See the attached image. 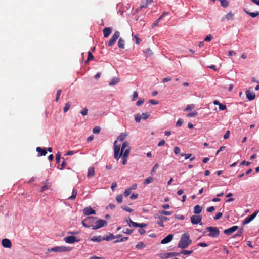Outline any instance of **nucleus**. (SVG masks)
<instances>
[{
  "instance_id": "28",
  "label": "nucleus",
  "mask_w": 259,
  "mask_h": 259,
  "mask_svg": "<svg viewBox=\"0 0 259 259\" xmlns=\"http://www.w3.org/2000/svg\"><path fill=\"white\" fill-rule=\"evenodd\" d=\"M127 222L130 227H137L138 223L133 222L131 219L127 220Z\"/></svg>"
},
{
  "instance_id": "61",
  "label": "nucleus",
  "mask_w": 259,
  "mask_h": 259,
  "mask_svg": "<svg viewBox=\"0 0 259 259\" xmlns=\"http://www.w3.org/2000/svg\"><path fill=\"white\" fill-rule=\"evenodd\" d=\"M219 108L220 110H224L226 109V106L225 105H224V104H222V103H221L219 105Z\"/></svg>"
},
{
  "instance_id": "21",
  "label": "nucleus",
  "mask_w": 259,
  "mask_h": 259,
  "mask_svg": "<svg viewBox=\"0 0 259 259\" xmlns=\"http://www.w3.org/2000/svg\"><path fill=\"white\" fill-rule=\"evenodd\" d=\"M202 207L198 205H196L194 208V213L198 214L201 212Z\"/></svg>"
},
{
  "instance_id": "6",
  "label": "nucleus",
  "mask_w": 259,
  "mask_h": 259,
  "mask_svg": "<svg viewBox=\"0 0 259 259\" xmlns=\"http://www.w3.org/2000/svg\"><path fill=\"white\" fill-rule=\"evenodd\" d=\"M107 222L106 220L103 219H99L95 221L93 230L98 229L102 227L107 225Z\"/></svg>"
},
{
  "instance_id": "1",
  "label": "nucleus",
  "mask_w": 259,
  "mask_h": 259,
  "mask_svg": "<svg viewBox=\"0 0 259 259\" xmlns=\"http://www.w3.org/2000/svg\"><path fill=\"white\" fill-rule=\"evenodd\" d=\"M117 141L114 142V157L117 160H118L120 157H122V163L125 165L127 163V159L130 153V147L129 143L127 141H124L121 146L120 150V145H117Z\"/></svg>"
},
{
  "instance_id": "35",
  "label": "nucleus",
  "mask_w": 259,
  "mask_h": 259,
  "mask_svg": "<svg viewBox=\"0 0 259 259\" xmlns=\"http://www.w3.org/2000/svg\"><path fill=\"white\" fill-rule=\"evenodd\" d=\"M93 59H94V56H93L92 53L91 52L89 51L88 52V58L86 60V63L91 60H93Z\"/></svg>"
},
{
  "instance_id": "13",
  "label": "nucleus",
  "mask_w": 259,
  "mask_h": 259,
  "mask_svg": "<svg viewBox=\"0 0 259 259\" xmlns=\"http://www.w3.org/2000/svg\"><path fill=\"white\" fill-rule=\"evenodd\" d=\"M83 214L85 215H89L90 214H95L96 212L91 207H85L83 210Z\"/></svg>"
},
{
  "instance_id": "7",
  "label": "nucleus",
  "mask_w": 259,
  "mask_h": 259,
  "mask_svg": "<svg viewBox=\"0 0 259 259\" xmlns=\"http://www.w3.org/2000/svg\"><path fill=\"white\" fill-rule=\"evenodd\" d=\"M120 32L118 31H116L114 32L111 39L108 42V45L109 46H113L119 37Z\"/></svg>"
},
{
  "instance_id": "29",
  "label": "nucleus",
  "mask_w": 259,
  "mask_h": 259,
  "mask_svg": "<svg viewBox=\"0 0 259 259\" xmlns=\"http://www.w3.org/2000/svg\"><path fill=\"white\" fill-rule=\"evenodd\" d=\"M146 245L143 242H139L136 246V248L138 249H141L144 248Z\"/></svg>"
},
{
  "instance_id": "51",
  "label": "nucleus",
  "mask_w": 259,
  "mask_h": 259,
  "mask_svg": "<svg viewBox=\"0 0 259 259\" xmlns=\"http://www.w3.org/2000/svg\"><path fill=\"white\" fill-rule=\"evenodd\" d=\"M61 93V90H59L57 91L56 97V99H55L56 102H57L59 100Z\"/></svg>"
},
{
  "instance_id": "49",
  "label": "nucleus",
  "mask_w": 259,
  "mask_h": 259,
  "mask_svg": "<svg viewBox=\"0 0 259 259\" xmlns=\"http://www.w3.org/2000/svg\"><path fill=\"white\" fill-rule=\"evenodd\" d=\"M122 208L123 210H125V211H127V212H133V210L132 209H131V208L128 207H127V206H122Z\"/></svg>"
},
{
  "instance_id": "62",
  "label": "nucleus",
  "mask_w": 259,
  "mask_h": 259,
  "mask_svg": "<svg viewBox=\"0 0 259 259\" xmlns=\"http://www.w3.org/2000/svg\"><path fill=\"white\" fill-rule=\"evenodd\" d=\"M144 99H140L137 102L136 105L138 106H139L141 105L144 103Z\"/></svg>"
},
{
  "instance_id": "25",
  "label": "nucleus",
  "mask_w": 259,
  "mask_h": 259,
  "mask_svg": "<svg viewBox=\"0 0 259 259\" xmlns=\"http://www.w3.org/2000/svg\"><path fill=\"white\" fill-rule=\"evenodd\" d=\"M119 81L118 78L114 77L112 79L111 81L109 83L110 85H114Z\"/></svg>"
},
{
  "instance_id": "16",
  "label": "nucleus",
  "mask_w": 259,
  "mask_h": 259,
  "mask_svg": "<svg viewBox=\"0 0 259 259\" xmlns=\"http://www.w3.org/2000/svg\"><path fill=\"white\" fill-rule=\"evenodd\" d=\"M247 98L250 100H253L255 97V93L253 92H251L249 90H247L245 92Z\"/></svg>"
},
{
  "instance_id": "27",
  "label": "nucleus",
  "mask_w": 259,
  "mask_h": 259,
  "mask_svg": "<svg viewBox=\"0 0 259 259\" xmlns=\"http://www.w3.org/2000/svg\"><path fill=\"white\" fill-rule=\"evenodd\" d=\"M71 106V102H69L65 104V107L63 108V111L64 113L67 112Z\"/></svg>"
},
{
  "instance_id": "23",
  "label": "nucleus",
  "mask_w": 259,
  "mask_h": 259,
  "mask_svg": "<svg viewBox=\"0 0 259 259\" xmlns=\"http://www.w3.org/2000/svg\"><path fill=\"white\" fill-rule=\"evenodd\" d=\"M95 175V169L94 167H90L88 169L87 177H91Z\"/></svg>"
},
{
  "instance_id": "56",
  "label": "nucleus",
  "mask_w": 259,
  "mask_h": 259,
  "mask_svg": "<svg viewBox=\"0 0 259 259\" xmlns=\"http://www.w3.org/2000/svg\"><path fill=\"white\" fill-rule=\"evenodd\" d=\"M141 118H142V117H141V115L137 114L136 115V116H135V121L137 122H140Z\"/></svg>"
},
{
  "instance_id": "50",
  "label": "nucleus",
  "mask_w": 259,
  "mask_h": 259,
  "mask_svg": "<svg viewBox=\"0 0 259 259\" xmlns=\"http://www.w3.org/2000/svg\"><path fill=\"white\" fill-rule=\"evenodd\" d=\"M60 156L61 153L60 152H58L56 155V160L57 163H59L60 161Z\"/></svg>"
},
{
  "instance_id": "11",
  "label": "nucleus",
  "mask_w": 259,
  "mask_h": 259,
  "mask_svg": "<svg viewBox=\"0 0 259 259\" xmlns=\"http://www.w3.org/2000/svg\"><path fill=\"white\" fill-rule=\"evenodd\" d=\"M238 229L237 226H233L228 229H225L224 231V233L227 235L232 234Z\"/></svg>"
},
{
  "instance_id": "14",
  "label": "nucleus",
  "mask_w": 259,
  "mask_h": 259,
  "mask_svg": "<svg viewBox=\"0 0 259 259\" xmlns=\"http://www.w3.org/2000/svg\"><path fill=\"white\" fill-rule=\"evenodd\" d=\"M112 30V29L111 27H105L103 30L104 37L105 38H108L111 33Z\"/></svg>"
},
{
  "instance_id": "45",
  "label": "nucleus",
  "mask_w": 259,
  "mask_h": 259,
  "mask_svg": "<svg viewBox=\"0 0 259 259\" xmlns=\"http://www.w3.org/2000/svg\"><path fill=\"white\" fill-rule=\"evenodd\" d=\"M132 192V190L131 189L129 188H127L126 189L124 192V195L125 196H128Z\"/></svg>"
},
{
  "instance_id": "2",
  "label": "nucleus",
  "mask_w": 259,
  "mask_h": 259,
  "mask_svg": "<svg viewBox=\"0 0 259 259\" xmlns=\"http://www.w3.org/2000/svg\"><path fill=\"white\" fill-rule=\"evenodd\" d=\"M192 242V240L190 239L189 233H186L181 237L180 240L178 244V247L181 249L186 248Z\"/></svg>"
},
{
  "instance_id": "19",
  "label": "nucleus",
  "mask_w": 259,
  "mask_h": 259,
  "mask_svg": "<svg viewBox=\"0 0 259 259\" xmlns=\"http://www.w3.org/2000/svg\"><path fill=\"white\" fill-rule=\"evenodd\" d=\"M180 255V253L179 252H169L165 253L163 255V258H168L170 257L178 256Z\"/></svg>"
},
{
  "instance_id": "48",
  "label": "nucleus",
  "mask_w": 259,
  "mask_h": 259,
  "mask_svg": "<svg viewBox=\"0 0 259 259\" xmlns=\"http://www.w3.org/2000/svg\"><path fill=\"white\" fill-rule=\"evenodd\" d=\"M62 159L63 160H64V159L63 158H62ZM66 166H67V163L65 161V160H63L62 164H61V167L60 168V170L63 169L64 168L66 167Z\"/></svg>"
},
{
  "instance_id": "36",
  "label": "nucleus",
  "mask_w": 259,
  "mask_h": 259,
  "mask_svg": "<svg viewBox=\"0 0 259 259\" xmlns=\"http://www.w3.org/2000/svg\"><path fill=\"white\" fill-rule=\"evenodd\" d=\"M159 213L162 215H170L172 214V212L167 211L165 210H161L159 211Z\"/></svg>"
},
{
  "instance_id": "31",
  "label": "nucleus",
  "mask_w": 259,
  "mask_h": 259,
  "mask_svg": "<svg viewBox=\"0 0 259 259\" xmlns=\"http://www.w3.org/2000/svg\"><path fill=\"white\" fill-rule=\"evenodd\" d=\"M153 178L152 177H149L148 178L145 179L144 184L145 185H147L150 183H152L153 181Z\"/></svg>"
},
{
  "instance_id": "44",
  "label": "nucleus",
  "mask_w": 259,
  "mask_h": 259,
  "mask_svg": "<svg viewBox=\"0 0 259 259\" xmlns=\"http://www.w3.org/2000/svg\"><path fill=\"white\" fill-rule=\"evenodd\" d=\"M181 156H185V159H188V158H190L192 156V154H185L184 153H182L180 154Z\"/></svg>"
},
{
  "instance_id": "15",
  "label": "nucleus",
  "mask_w": 259,
  "mask_h": 259,
  "mask_svg": "<svg viewBox=\"0 0 259 259\" xmlns=\"http://www.w3.org/2000/svg\"><path fill=\"white\" fill-rule=\"evenodd\" d=\"M121 237H122V236L121 234H118L116 236H114L113 234L109 233L108 235H107L106 237H104L103 238H104V240L109 241L114 238H120Z\"/></svg>"
},
{
  "instance_id": "47",
  "label": "nucleus",
  "mask_w": 259,
  "mask_h": 259,
  "mask_svg": "<svg viewBox=\"0 0 259 259\" xmlns=\"http://www.w3.org/2000/svg\"><path fill=\"white\" fill-rule=\"evenodd\" d=\"M100 127L99 126H95L93 130V132L94 134H98L100 131Z\"/></svg>"
},
{
  "instance_id": "32",
  "label": "nucleus",
  "mask_w": 259,
  "mask_h": 259,
  "mask_svg": "<svg viewBox=\"0 0 259 259\" xmlns=\"http://www.w3.org/2000/svg\"><path fill=\"white\" fill-rule=\"evenodd\" d=\"M220 3L222 7L224 8H226L229 6V3L228 0H219Z\"/></svg>"
},
{
  "instance_id": "46",
  "label": "nucleus",
  "mask_w": 259,
  "mask_h": 259,
  "mask_svg": "<svg viewBox=\"0 0 259 259\" xmlns=\"http://www.w3.org/2000/svg\"><path fill=\"white\" fill-rule=\"evenodd\" d=\"M159 167V165L158 164H156L153 167L151 171V175H153L154 174L155 172H156V169Z\"/></svg>"
},
{
  "instance_id": "22",
  "label": "nucleus",
  "mask_w": 259,
  "mask_h": 259,
  "mask_svg": "<svg viewBox=\"0 0 259 259\" xmlns=\"http://www.w3.org/2000/svg\"><path fill=\"white\" fill-rule=\"evenodd\" d=\"M244 11L247 14H248V15H249L250 16H251V17H253V18H254L259 15L258 11H257L256 12H250L245 9L244 10Z\"/></svg>"
},
{
  "instance_id": "38",
  "label": "nucleus",
  "mask_w": 259,
  "mask_h": 259,
  "mask_svg": "<svg viewBox=\"0 0 259 259\" xmlns=\"http://www.w3.org/2000/svg\"><path fill=\"white\" fill-rule=\"evenodd\" d=\"M193 252V250H182L180 253V254H183L184 255H190Z\"/></svg>"
},
{
  "instance_id": "41",
  "label": "nucleus",
  "mask_w": 259,
  "mask_h": 259,
  "mask_svg": "<svg viewBox=\"0 0 259 259\" xmlns=\"http://www.w3.org/2000/svg\"><path fill=\"white\" fill-rule=\"evenodd\" d=\"M133 232V230H131V229H130L128 228H126V229H123L122 230V232L125 233V234H131Z\"/></svg>"
},
{
  "instance_id": "26",
  "label": "nucleus",
  "mask_w": 259,
  "mask_h": 259,
  "mask_svg": "<svg viewBox=\"0 0 259 259\" xmlns=\"http://www.w3.org/2000/svg\"><path fill=\"white\" fill-rule=\"evenodd\" d=\"M77 191L75 189H73L72 195L71 196H70L68 199H71V200H74L75 199L76 195H77Z\"/></svg>"
},
{
  "instance_id": "34",
  "label": "nucleus",
  "mask_w": 259,
  "mask_h": 259,
  "mask_svg": "<svg viewBox=\"0 0 259 259\" xmlns=\"http://www.w3.org/2000/svg\"><path fill=\"white\" fill-rule=\"evenodd\" d=\"M234 15L231 12H229L226 16L225 18L228 20H232L233 19Z\"/></svg>"
},
{
  "instance_id": "42",
  "label": "nucleus",
  "mask_w": 259,
  "mask_h": 259,
  "mask_svg": "<svg viewBox=\"0 0 259 259\" xmlns=\"http://www.w3.org/2000/svg\"><path fill=\"white\" fill-rule=\"evenodd\" d=\"M197 115H198V112L196 111H194L193 112L188 113L187 114V117H195Z\"/></svg>"
},
{
  "instance_id": "18",
  "label": "nucleus",
  "mask_w": 259,
  "mask_h": 259,
  "mask_svg": "<svg viewBox=\"0 0 259 259\" xmlns=\"http://www.w3.org/2000/svg\"><path fill=\"white\" fill-rule=\"evenodd\" d=\"M90 240L93 242H100L102 240H104V238L102 237L101 236L99 235L98 236H93L90 239Z\"/></svg>"
},
{
  "instance_id": "4",
  "label": "nucleus",
  "mask_w": 259,
  "mask_h": 259,
  "mask_svg": "<svg viewBox=\"0 0 259 259\" xmlns=\"http://www.w3.org/2000/svg\"><path fill=\"white\" fill-rule=\"evenodd\" d=\"M206 229L209 232L208 236L212 237H217L220 234V231L215 227H207Z\"/></svg>"
},
{
  "instance_id": "3",
  "label": "nucleus",
  "mask_w": 259,
  "mask_h": 259,
  "mask_svg": "<svg viewBox=\"0 0 259 259\" xmlns=\"http://www.w3.org/2000/svg\"><path fill=\"white\" fill-rule=\"evenodd\" d=\"M97 219V217H88L82 221V224L86 228L92 227L93 229L95 221Z\"/></svg>"
},
{
  "instance_id": "37",
  "label": "nucleus",
  "mask_w": 259,
  "mask_h": 259,
  "mask_svg": "<svg viewBox=\"0 0 259 259\" xmlns=\"http://www.w3.org/2000/svg\"><path fill=\"white\" fill-rule=\"evenodd\" d=\"M120 239H118L114 241V243H117L120 242H124L128 240V238L127 237H120Z\"/></svg>"
},
{
  "instance_id": "43",
  "label": "nucleus",
  "mask_w": 259,
  "mask_h": 259,
  "mask_svg": "<svg viewBox=\"0 0 259 259\" xmlns=\"http://www.w3.org/2000/svg\"><path fill=\"white\" fill-rule=\"evenodd\" d=\"M116 201L118 203H121L122 202L123 197L122 195H118L116 198Z\"/></svg>"
},
{
  "instance_id": "24",
  "label": "nucleus",
  "mask_w": 259,
  "mask_h": 259,
  "mask_svg": "<svg viewBox=\"0 0 259 259\" xmlns=\"http://www.w3.org/2000/svg\"><path fill=\"white\" fill-rule=\"evenodd\" d=\"M124 40L122 38H120L118 42V47L121 49H124Z\"/></svg>"
},
{
  "instance_id": "30",
  "label": "nucleus",
  "mask_w": 259,
  "mask_h": 259,
  "mask_svg": "<svg viewBox=\"0 0 259 259\" xmlns=\"http://www.w3.org/2000/svg\"><path fill=\"white\" fill-rule=\"evenodd\" d=\"M127 136V134L125 133H121L120 135L118 137L117 139L119 141H123L125 140Z\"/></svg>"
},
{
  "instance_id": "10",
  "label": "nucleus",
  "mask_w": 259,
  "mask_h": 259,
  "mask_svg": "<svg viewBox=\"0 0 259 259\" xmlns=\"http://www.w3.org/2000/svg\"><path fill=\"white\" fill-rule=\"evenodd\" d=\"M202 220V217L199 215H195L191 217V222L193 224H199Z\"/></svg>"
},
{
  "instance_id": "8",
  "label": "nucleus",
  "mask_w": 259,
  "mask_h": 259,
  "mask_svg": "<svg viewBox=\"0 0 259 259\" xmlns=\"http://www.w3.org/2000/svg\"><path fill=\"white\" fill-rule=\"evenodd\" d=\"M258 212V211H255L252 214L246 217L243 221L242 224L244 225L250 223L256 217Z\"/></svg>"
},
{
  "instance_id": "5",
  "label": "nucleus",
  "mask_w": 259,
  "mask_h": 259,
  "mask_svg": "<svg viewBox=\"0 0 259 259\" xmlns=\"http://www.w3.org/2000/svg\"><path fill=\"white\" fill-rule=\"evenodd\" d=\"M71 250V248L69 246H56L51 248L50 250L56 252H69Z\"/></svg>"
},
{
  "instance_id": "39",
  "label": "nucleus",
  "mask_w": 259,
  "mask_h": 259,
  "mask_svg": "<svg viewBox=\"0 0 259 259\" xmlns=\"http://www.w3.org/2000/svg\"><path fill=\"white\" fill-rule=\"evenodd\" d=\"M162 18V16H161L158 19H157L154 22V23L152 25V28H153L155 26H157L158 25L159 22L160 20Z\"/></svg>"
},
{
  "instance_id": "64",
  "label": "nucleus",
  "mask_w": 259,
  "mask_h": 259,
  "mask_svg": "<svg viewBox=\"0 0 259 259\" xmlns=\"http://www.w3.org/2000/svg\"><path fill=\"white\" fill-rule=\"evenodd\" d=\"M198 245L200 247H205L208 246V245L204 242H200L198 244Z\"/></svg>"
},
{
  "instance_id": "20",
  "label": "nucleus",
  "mask_w": 259,
  "mask_h": 259,
  "mask_svg": "<svg viewBox=\"0 0 259 259\" xmlns=\"http://www.w3.org/2000/svg\"><path fill=\"white\" fill-rule=\"evenodd\" d=\"M36 151L38 153H40V156H45L47 154V150L46 148H42L41 147H38L36 148Z\"/></svg>"
},
{
  "instance_id": "9",
  "label": "nucleus",
  "mask_w": 259,
  "mask_h": 259,
  "mask_svg": "<svg viewBox=\"0 0 259 259\" xmlns=\"http://www.w3.org/2000/svg\"><path fill=\"white\" fill-rule=\"evenodd\" d=\"M64 240L67 243H73L76 242H78L79 241L75 236H68L65 237L64 238Z\"/></svg>"
},
{
  "instance_id": "40",
  "label": "nucleus",
  "mask_w": 259,
  "mask_h": 259,
  "mask_svg": "<svg viewBox=\"0 0 259 259\" xmlns=\"http://www.w3.org/2000/svg\"><path fill=\"white\" fill-rule=\"evenodd\" d=\"M150 116V114L148 112L143 113L141 115L142 119L145 120L147 119Z\"/></svg>"
},
{
  "instance_id": "53",
  "label": "nucleus",
  "mask_w": 259,
  "mask_h": 259,
  "mask_svg": "<svg viewBox=\"0 0 259 259\" xmlns=\"http://www.w3.org/2000/svg\"><path fill=\"white\" fill-rule=\"evenodd\" d=\"M174 152L175 154H178L180 153V149L179 147L176 146L174 147Z\"/></svg>"
},
{
  "instance_id": "33",
  "label": "nucleus",
  "mask_w": 259,
  "mask_h": 259,
  "mask_svg": "<svg viewBox=\"0 0 259 259\" xmlns=\"http://www.w3.org/2000/svg\"><path fill=\"white\" fill-rule=\"evenodd\" d=\"M195 107L194 104H189L187 106L186 108L184 109L185 111H188L193 109Z\"/></svg>"
},
{
  "instance_id": "54",
  "label": "nucleus",
  "mask_w": 259,
  "mask_h": 259,
  "mask_svg": "<svg viewBox=\"0 0 259 259\" xmlns=\"http://www.w3.org/2000/svg\"><path fill=\"white\" fill-rule=\"evenodd\" d=\"M80 113L83 116L87 115L88 114V109L87 108H84L82 110L80 111Z\"/></svg>"
},
{
  "instance_id": "59",
  "label": "nucleus",
  "mask_w": 259,
  "mask_h": 259,
  "mask_svg": "<svg viewBox=\"0 0 259 259\" xmlns=\"http://www.w3.org/2000/svg\"><path fill=\"white\" fill-rule=\"evenodd\" d=\"M244 231V227H241L237 233V235L241 236Z\"/></svg>"
},
{
  "instance_id": "60",
  "label": "nucleus",
  "mask_w": 259,
  "mask_h": 259,
  "mask_svg": "<svg viewBox=\"0 0 259 259\" xmlns=\"http://www.w3.org/2000/svg\"><path fill=\"white\" fill-rule=\"evenodd\" d=\"M162 215L160 214L159 213L155 214L154 215V218L155 219H158L159 220H161V218H162Z\"/></svg>"
},
{
  "instance_id": "17",
  "label": "nucleus",
  "mask_w": 259,
  "mask_h": 259,
  "mask_svg": "<svg viewBox=\"0 0 259 259\" xmlns=\"http://www.w3.org/2000/svg\"><path fill=\"white\" fill-rule=\"evenodd\" d=\"M173 236L172 234H169L161 240V243L162 244H166L170 242L172 240Z\"/></svg>"
},
{
  "instance_id": "58",
  "label": "nucleus",
  "mask_w": 259,
  "mask_h": 259,
  "mask_svg": "<svg viewBox=\"0 0 259 259\" xmlns=\"http://www.w3.org/2000/svg\"><path fill=\"white\" fill-rule=\"evenodd\" d=\"M212 36L211 34H209L205 38L204 41H210L212 39Z\"/></svg>"
},
{
  "instance_id": "63",
  "label": "nucleus",
  "mask_w": 259,
  "mask_h": 259,
  "mask_svg": "<svg viewBox=\"0 0 259 259\" xmlns=\"http://www.w3.org/2000/svg\"><path fill=\"white\" fill-rule=\"evenodd\" d=\"M156 224L159 225L161 227H164V223L162 221V220H159L157 221H156Z\"/></svg>"
},
{
  "instance_id": "12",
  "label": "nucleus",
  "mask_w": 259,
  "mask_h": 259,
  "mask_svg": "<svg viewBox=\"0 0 259 259\" xmlns=\"http://www.w3.org/2000/svg\"><path fill=\"white\" fill-rule=\"evenodd\" d=\"M2 245L5 248H11L12 243L11 241L8 239H3L2 240Z\"/></svg>"
},
{
  "instance_id": "57",
  "label": "nucleus",
  "mask_w": 259,
  "mask_h": 259,
  "mask_svg": "<svg viewBox=\"0 0 259 259\" xmlns=\"http://www.w3.org/2000/svg\"><path fill=\"white\" fill-rule=\"evenodd\" d=\"M138 94L137 92H136V91L134 92L133 95V98H132V101L135 100L136 99L138 98Z\"/></svg>"
},
{
  "instance_id": "52",
  "label": "nucleus",
  "mask_w": 259,
  "mask_h": 259,
  "mask_svg": "<svg viewBox=\"0 0 259 259\" xmlns=\"http://www.w3.org/2000/svg\"><path fill=\"white\" fill-rule=\"evenodd\" d=\"M183 123V120L182 119L180 118L178 119L176 123V126L178 127H180Z\"/></svg>"
},
{
  "instance_id": "55",
  "label": "nucleus",
  "mask_w": 259,
  "mask_h": 259,
  "mask_svg": "<svg viewBox=\"0 0 259 259\" xmlns=\"http://www.w3.org/2000/svg\"><path fill=\"white\" fill-rule=\"evenodd\" d=\"M223 215V214L222 212H218L215 217H214V219L217 220L221 218Z\"/></svg>"
}]
</instances>
